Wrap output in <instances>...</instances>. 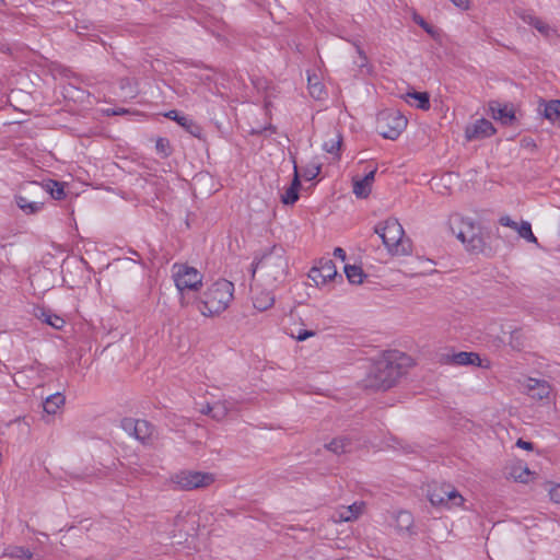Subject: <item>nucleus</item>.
<instances>
[{
	"label": "nucleus",
	"mask_w": 560,
	"mask_h": 560,
	"mask_svg": "<svg viewBox=\"0 0 560 560\" xmlns=\"http://www.w3.org/2000/svg\"><path fill=\"white\" fill-rule=\"evenodd\" d=\"M411 365L412 359L409 355L397 350L387 351L372 363L364 378V386L386 390L394 386Z\"/></svg>",
	"instance_id": "nucleus-1"
},
{
	"label": "nucleus",
	"mask_w": 560,
	"mask_h": 560,
	"mask_svg": "<svg viewBox=\"0 0 560 560\" xmlns=\"http://www.w3.org/2000/svg\"><path fill=\"white\" fill-rule=\"evenodd\" d=\"M253 276L258 273L269 285L282 283L289 272V261L285 249L273 245L265 252L253 265Z\"/></svg>",
	"instance_id": "nucleus-2"
},
{
	"label": "nucleus",
	"mask_w": 560,
	"mask_h": 560,
	"mask_svg": "<svg viewBox=\"0 0 560 560\" xmlns=\"http://www.w3.org/2000/svg\"><path fill=\"white\" fill-rule=\"evenodd\" d=\"M234 284L220 279L207 288L198 302V310L205 316H214L224 312L233 299Z\"/></svg>",
	"instance_id": "nucleus-3"
},
{
	"label": "nucleus",
	"mask_w": 560,
	"mask_h": 560,
	"mask_svg": "<svg viewBox=\"0 0 560 560\" xmlns=\"http://www.w3.org/2000/svg\"><path fill=\"white\" fill-rule=\"evenodd\" d=\"M450 231L455 235L472 254L483 253L486 248L481 230L470 219L460 215H452L448 221Z\"/></svg>",
	"instance_id": "nucleus-4"
},
{
	"label": "nucleus",
	"mask_w": 560,
	"mask_h": 560,
	"mask_svg": "<svg viewBox=\"0 0 560 560\" xmlns=\"http://www.w3.org/2000/svg\"><path fill=\"white\" fill-rule=\"evenodd\" d=\"M374 232L380 235L389 253L404 255L409 252L408 241L404 240L405 231L397 219L389 218L378 223Z\"/></svg>",
	"instance_id": "nucleus-5"
},
{
	"label": "nucleus",
	"mask_w": 560,
	"mask_h": 560,
	"mask_svg": "<svg viewBox=\"0 0 560 560\" xmlns=\"http://www.w3.org/2000/svg\"><path fill=\"white\" fill-rule=\"evenodd\" d=\"M172 276L177 290L197 291L202 284V275L194 267L186 264H175L172 267Z\"/></svg>",
	"instance_id": "nucleus-6"
},
{
	"label": "nucleus",
	"mask_w": 560,
	"mask_h": 560,
	"mask_svg": "<svg viewBox=\"0 0 560 560\" xmlns=\"http://www.w3.org/2000/svg\"><path fill=\"white\" fill-rule=\"evenodd\" d=\"M376 124L382 137L395 140L406 128L407 119L397 110H384L377 115Z\"/></svg>",
	"instance_id": "nucleus-7"
},
{
	"label": "nucleus",
	"mask_w": 560,
	"mask_h": 560,
	"mask_svg": "<svg viewBox=\"0 0 560 560\" xmlns=\"http://www.w3.org/2000/svg\"><path fill=\"white\" fill-rule=\"evenodd\" d=\"M428 498L433 506L447 509L460 506L464 502L463 495L448 485L431 487L428 491Z\"/></svg>",
	"instance_id": "nucleus-8"
},
{
	"label": "nucleus",
	"mask_w": 560,
	"mask_h": 560,
	"mask_svg": "<svg viewBox=\"0 0 560 560\" xmlns=\"http://www.w3.org/2000/svg\"><path fill=\"white\" fill-rule=\"evenodd\" d=\"M214 481L212 474L200 471H180L172 477V482L179 490H194L198 488H206Z\"/></svg>",
	"instance_id": "nucleus-9"
},
{
	"label": "nucleus",
	"mask_w": 560,
	"mask_h": 560,
	"mask_svg": "<svg viewBox=\"0 0 560 560\" xmlns=\"http://www.w3.org/2000/svg\"><path fill=\"white\" fill-rule=\"evenodd\" d=\"M122 430L142 444H151L155 439V429L147 420L125 418L121 420Z\"/></svg>",
	"instance_id": "nucleus-10"
},
{
	"label": "nucleus",
	"mask_w": 560,
	"mask_h": 560,
	"mask_svg": "<svg viewBox=\"0 0 560 560\" xmlns=\"http://www.w3.org/2000/svg\"><path fill=\"white\" fill-rule=\"evenodd\" d=\"M365 503L363 501L354 502L348 506H340L331 515L335 523L353 522L358 520L364 512Z\"/></svg>",
	"instance_id": "nucleus-11"
},
{
	"label": "nucleus",
	"mask_w": 560,
	"mask_h": 560,
	"mask_svg": "<svg viewBox=\"0 0 560 560\" xmlns=\"http://www.w3.org/2000/svg\"><path fill=\"white\" fill-rule=\"evenodd\" d=\"M495 132L492 122L488 119L481 118L466 128V138L468 140L482 139L490 137Z\"/></svg>",
	"instance_id": "nucleus-12"
},
{
	"label": "nucleus",
	"mask_w": 560,
	"mask_h": 560,
	"mask_svg": "<svg viewBox=\"0 0 560 560\" xmlns=\"http://www.w3.org/2000/svg\"><path fill=\"white\" fill-rule=\"evenodd\" d=\"M28 192L31 195H38V194H50V196L56 199L60 200L65 197V189L63 186L60 185L57 182H49L46 187L37 184V183H30L28 184Z\"/></svg>",
	"instance_id": "nucleus-13"
},
{
	"label": "nucleus",
	"mask_w": 560,
	"mask_h": 560,
	"mask_svg": "<svg viewBox=\"0 0 560 560\" xmlns=\"http://www.w3.org/2000/svg\"><path fill=\"white\" fill-rule=\"evenodd\" d=\"M394 526L399 535H411L413 534V516L410 512L401 510L396 512L394 515Z\"/></svg>",
	"instance_id": "nucleus-14"
},
{
	"label": "nucleus",
	"mask_w": 560,
	"mask_h": 560,
	"mask_svg": "<svg viewBox=\"0 0 560 560\" xmlns=\"http://www.w3.org/2000/svg\"><path fill=\"white\" fill-rule=\"evenodd\" d=\"M275 304V295L270 291L260 290L253 295V305L256 310L264 312Z\"/></svg>",
	"instance_id": "nucleus-15"
},
{
	"label": "nucleus",
	"mask_w": 560,
	"mask_h": 560,
	"mask_svg": "<svg viewBox=\"0 0 560 560\" xmlns=\"http://www.w3.org/2000/svg\"><path fill=\"white\" fill-rule=\"evenodd\" d=\"M448 361L455 365H480L481 362L477 353L465 351L454 353Z\"/></svg>",
	"instance_id": "nucleus-16"
},
{
	"label": "nucleus",
	"mask_w": 560,
	"mask_h": 560,
	"mask_svg": "<svg viewBox=\"0 0 560 560\" xmlns=\"http://www.w3.org/2000/svg\"><path fill=\"white\" fill-rule=\"evenodd\" d=\"M165 117L177 121L178 125L184 127L194 136H198L199 127L192 122L187 116H182L177 110H170L165 114Z\"/></svg>",
	"instance_id": "nucleus-17"
},
{
	"label": "nucleus",
	"mask_w": 560,
	"mask_h": 560,
	"mask_svg": "<svg viewBox=\"0 0 560 560\" xmlns=\"http://www.w3.org/2000/svg\"><path fill=\"white\" fill-rule=\"evenodd\" d=\"M18 207L26 214L37 213L44 202L39 200H30L26 196L19 195L15 198Z\"/></svg>",
	"instance_id": "nucleus-18"
},
{
	"label": "nucleus",
	"mask_w": 560,
	"mask_h": 560,
	"mask_svg": "<svg viewBox=\"0 0 560 560\" xmlns=\"http://www.w3.org/2000/svg\"><path fill=\"white\" fill-rule=\"evenodd\" d=\"M231 406V402L228 400L217 401L213 405L207 404V412H211V417L220 421L226 417Z\"/></svg>",
	"instance_id": "nucleus-19"
},
{
	"label": "nucleus",
	"mask_w": 560,
	"mask_h": 560,
	"mask_svg": "<svg viewBox=\"0 0 560 560\" xmlns=\"http://www.w3.org/2000/svg\"><path fill=\"white\" fill-rule=\"evenodd\" d=\"M65 405V396L60 393H55L46 398L43 404L44 411L47 415H55L58 409Z\"/></svg>",
	"instance_id": "nucleus-20"
},
{
	"label": "nucleus",
	"mask_w": 560,
	"mask_h": 560,
	"mask_svg": "<svg viewBox=\"0 0 560 560\" xmlns=\"http://www.w3.org/2000/svg\"><path fill=\"white\" fill-rule=\"evenodd\" d=\"M351 441L346 436H339L325 444V447L336 455L345 454L349 452Z\"/></svg>",
	"instance_id": "nucleus-21"
},
{
	"label": "nucleus",
	"mask_w": 560,
	"mask_h": 560,
	"mask_svg": "<svg viewBox=\"0 0 560 560\" xmlns=\"http://www.w3.org/2000/svg\"><path fill=\"white\" fill-rule=\"evenodd\" d=\"M3 556L11 559L30 560L33 553L30 549L22 546H8L3 551Z\"/></svg>",
	"instance_id": "nucleus-22"
},
{
	"label": "nucleus",
	"mask_w": 560,
	"mask_h": 560,
	"mask_svg": "<svg viewBox=\"0 0 560 560\" xmlns=\"http://www.w3.org/2000/svg\"><path fill=\"white\" fill-rule=\"evenodd\" d=\"M36 317L42 319L44 323L50 325L55 329H61L65 326V319L60 316L50 314L49 311L40 308L36 313Z\"/></svg>",
	"instance_id": "nucleus-23"
},
{
	"label": "nucleus",
	"mask_w": 560,
	"mask_h": 560,
	"mask_svg": "<svg viewBox=\"0 0 560 560\" xmlns=\"http://www.w3.org/2000/svg\"><path fill=\"white\" fill-rule=\"evenodd\" d=\"M544 116L551 122L560 124V101L553 100L545 105Z\"/></svg>",
	"instance_id": "nucleus-24"
},
{
	"label": "nucleus",
	"mask_w": 560,
	"mask_h": 560,
	"mask_svg": "<svg viewBox=\"0 0 560 560\" xmlns=\"http://www.w3.org/2000/svg\"><path fill=\"white\" fill-rule=\"evenodd\" d=\"M345 273L349 280V282L353 284H360L363 282V278L365 275L363 273V270L361 267L355 265H346L345 266Z\"/></svg>",
	"instance_id": "nucleus-25"
},
{
	"label": "nucleus",
	"mask_w": 560,
	"mask_h": 560,
	"mask_svg": "<svg viewBox=\"0 0 560 560\" xmlns=\"http://www.w3.org/2000/svg\"><path fill=\"white\" fill-rule=\"evenodd\" d=\"M409 98L417 101V107L423 110L430 108V96L427 92H408L405 95V100L409 102Z\"/></svg>",
	"instance_id": "nucleus-26"
},
{
	"label": "nucleus",
	"mask_w": 560,
	"mask_h": 560,
	"mask_svg": "<svg viewBox=\"0 0 560 560\" xmlns=\"http://www.w3.org/2000/svg\"><path fill=\"white\" fill-rule=\"evenodd\" d=\"M308 91L315 100H322L325 95L324 85L318 81L316 75H308Z\"/></svg>",
	"instance_id": "nucleus-27"
},
{
	"label": "nucleus",
	"mask_w": 560,
	"mask_h": 560,
	"mask_svg": "<svg viewBox=\"0 0 560 560\" xmlns=\"http://www.w3.org/2000/svg\"><path fill=\"white\" fill-rule=\"evenodd\" d=\"M341 143H342L341 135L337 131H334V137L329 140H326L323 143V149L328 153L338 154Z\"/></svg>",
	"instance_id": "nucleus-28"
},
{
	"label": "nucleus",
	"mask_w": 560,
	"mask_h": 560,
	"mask_svg": "<svg viewBox=\"0 0 560 560\" xmlns=\"http://www.w3.org/2000/svg\"><path fill=\"white\" fill-rule=\"evenodd\" d=\"M510 476L520 482H527L529 480L530 470L526 466L515 465L511 467Z\"/></svg>",
	"instance_id": "nucleus-29"
},
{
	"label": "nucleus",
	"mask_w": 560,
	"mask_h": 560,
	"mask_svg": "<svg viewBox=\"0 0 560 560\" xmlns=\"http://www.w3.org/2000/svg\"><path fill=\"white\" fill-rule=\"evenodd\" d=\"M516 232L520 235V237L526 240L527 242L535 243V244L537 243V237L534 235V233L532 231V225L529 222L522 221L518 224Z\"/></svg>",
	"instance_id": "nucleus-30"
},
{
	"label": "nucleus",
	"mask_w": 560,
	"mask_h": 560,
	"mask_svg": "<svg viewBox=\"0 0 560 560\" xmlns=\"http://www.w3.org/2000/svg\"><path fill=\"white\" fill-rule=\"evenodd\" d=\"M317 267L324 275V278H326L328 281L332 280L337 276V269L331 259H322L319 261V266Z\"/></svg>",
	"instance_id": "nucleus-31"
},
{
	"label": "nucleus",
	"mask_w": 560,
	"mask_h": 560,
	"mask_svg": "<svg viewBox=\"0 0 560 560\" xmlns=\"http://www.w3.org/2000/svg\"><path fill=\"white\" fill-rule=\"evenodd\" d=\"M490 109L492 112V117L494 119L501 120L504 124L511 121L514 118V114L506 106H504V107L490 106Z\"/></svg>",
	"instance_id": "nucleus-32"
},
{
	"label": "nucleus",
	"mask_w": 560,
	"mask_h": 560,
	"mask_svg": "<svg viewBox=\"0 0 560 560\" xmlns=\"http://www.w3.org/2000/svg\"><path fill=\"white\" fill-rule=\"evenodd\" d=\"M508 343L514 350H522L524 348V335L520 329L509 331Z\"/></svg>",
	"instance_id": "nucleus-33"
},
{
	"label": "nucleus",
	"mask_w": 560,
	"mask_h": 560,
	"mask_svg": "<svg viewBox=\"0 0 560 560\" xmlns=\"http://www.w3.org/2000/svg\"><path fill=\"white\" fill-rule=\"evenodd\" d=\"M371 192V187L363 183L362 178L353 177V194L358 198H366Z\"/></svg>",
	"instance_id": "nucleus-34"
},
{
	"label": "nucleus",
	"mask_w": 560,
	"mask_h": 560,
	"mask_svg": "<svg viewBox=\"0 0 560 560\" xmlns=\"http://www.w3.org/2000/svg\"><path fill=\"white\" fill-rule=\"evenodd\" d=\"M530 382H534V385H529L530 389L537 388V396L538 398H544L549 395L550 387L546 382H540L537 380H530Z\"/></svg>",
	"instance_id": "nucleus-35"
},
{
	"label": "nucleus",
	"mask_w": 560,
	"mask_h": 560,
	"mask_svg": "<svg viewBox=\"0 0 560 560\" xmlns=\"http://www.w3.org/2000/svg\"><path fill=\"white\" fill-rule=\"evenodd\" d=\"M299 199V194L295 187L287 188L285 192L282 195L281 200L284 205H292Z\"/></svg>",
	"instance_id": "nucleus-36"
},
{
	"label": "nucleus",
	"mask_w": 560,
	"mask_h": 560,
	"mask_svg": "<svg viewBox=\"0 0 560 560\" xmlns=\"http://www.w3.org/2000/svg\"><path fill=\"white\" fill-rule=\"evenodd\" d=\"M308 277L315 282L316 285L325 284L328 281L326 278H324V275L317 266L310 270Z\"/></svg>",
	"instance_id": "nucleus-37"
},
{
	"label": "nucleus",
	"mask_w": 560,
	"mask_h": 560,
	"mask_svg": "<svg viewBox=\"0 0 560 560\" xmlns=\"http://www.w3.org/2000/svg\"><path fill=\"white\" fill-rule=\"evenodd\" d=\"M320 172V165L318 164H310L303 173V176L307 180L314 179Z\"/></svg>",
	"instance_id": "nucleus-38"
},
{
	"label": "nucleus",
	"mask_w": 560,
	"mask_h": 560,
	"mask_svg": "<svg viewBox=\"0 0 560 560\" xmlns=\"http://www.w3.org/2000/svg\"><path fill=\"white\" fill-rule=\"evenodd\" d=\"M499 223L503 226H506V228H510L514 231H516L517 226L520 223H517L516 221L512 220L509 215H503L500 218L499 220Z\"/></svg>",
	"instance_id": "nucleus-39"
},
{
	"label": "nucleus",
	"mask_w": 560,
	"mask_h": 560,
	"mask_svg": "<svg viewBox=\"0 0 560 560\" xmlns=\"http://www.w3.org/2000/svg\"><path fill=\"white\" fill-rule=\"evenodd\" d=\"M313 336H315V331H313V330H305V329L304 330L303 329L299 330L296 335L292 334V337L295 338L299 341H304L307 338L313 337Z\"/></svg>",
	"instance_id": "nucleus-40"
},
{
	"label": "nucleus",
	"mask_w": 560,
	"mask_h": 560,
	"mask_svg": "<svg viewBox=\"0 0 560 560\" xmlns=\"http://www.w3.org/2000/svg\"><path fill=\"white\" fill-rule=\"evenodd\" d=\"M549 497L552 502L560 503V485L550 488Z\"/></svg>",
	"instance_id": "nucleus-41"
},
{
	"label": "nucleus",
	"mask_w": 560,
	"mask_h": 560,
	"mask_svg": "<svg viewBox=\"0 0 560 560\" xmlns=\"http://www.w3.org/2000/svg\"><path fill=\"white\" fill-rule=\"evenodd\" d=\"M534 27H535L538 32H540L541 34H544V35H548V34H549V31H550L549 25H547L545 22H542V21H541V20H539V19L535 22Z\"/></svg>",
	"instance_id": "nucleus-42"
},
{
	"label": "nucleus",
	"mask_w": 560,
	"mask_h": 560,
	"mask_svg": "<svg viewBox=\"0 0 560 560\" xmlns=\"http://www.w3.org/2000/svg\"><path fill=\"white\" fill-rule=\"evenodd\" d=\"M167 148H168V142L167 140L163 139V138H160L158 141H156V150L162 152L164 155H167Z\"/></svg>",
	"instance_id": "nucleus-43"
},
{
	"label": "nucleus",
	"mask_w": 560,
	"mask_h": 560,
	"mask_svg": "<svg viewBox=\"0 0 560 560\" xmlns=\"http://www.w3.org/2000/svg\"><path fill=\"white\" fill-rule=\"evenodd\" d=\"M355 46H357V51L360 57V61H358L357 63L360 68H364L368 65V58H366L364 51L358 45H355Z\"/></svg>",
	"instance_id": "nucleus-44"
},
{
	"label": "nucleus",
	"mask_w": 560,
	"mask_h": 560,
	"mask_svg": "<svg viewBox=\"0 0 560 560\" xmlns=\"http://www.w3.org/2000/svg\"><path fill=\"white\" fill-rule=\"evenodd\" d=\"M376 174V168L371 170L362 179L363 183L366 184L369 187H372V184L374 182Z\"/></svg>",
	"instance_id": "nucleus-45"
},
{
	"label": "nucleus",
	"mask_w": 560,
	"mask_h": 560,
	"mask_svg": "<svg viewBox=\"0 0 560 560\" xmlns=\"http://www.w3.org/2000/svg\"><path fill=\"white\" fill-rule=\"evenodd\" d=\"M521 18L525 23L533 25V26L535 25V22L538 20V18H536L529 13L522 14Z\"/></svg>",
	"instance_id": "nucleus-46"
},
{
	"label": "nucleus",
	"mask_w": 560,
	"mask_h": 560,
	"mask_svg": "<svg viewBox=\"0 0 560 560\" xmlns=\"http://www.w3.org/2000/svg\"><path fill=\"white\" fill-rule=\"evenodd\" d=\"M516 445L521 448H524V450H527V451H532L533 450V443L530 442H527V441H524L522 439H518L517 442H516Z\"/></svg>",
	"instance_id": "nucleus-47"
},
{
	"label": "nucleus",
	"mask_w": 560,
	"mask_h": 560,
	"mask_svg": "<svg viewBox=\"0 0 560 560\" xmlns=\"http://www.w3.org/2000/svg\"><path fill=\"white\" fill-rule=\"evenodd\" d=\"M416 22L428 33L432 34L431 26L422 19V18H416Z\"/></svg>",
	"instance_id": "nucleus-48"
},
{
	"label": "nucleus",
	"mask_w": 560,
	"mask_h": 560,
	"mask_svg": "<svg viewBox=\"0 0 560 560\" xmlns=\"http://www.w3.org/2000/svg\"><path fill=\"white\" fill-rule=\"evenodd\" d=\"M300 179H299V173H298V167L296 165L294 166V178L292 180V184L290 187H295L296 190H299L300 188Z\"/></svg>",
	"instance_id": "nucleus-49"
},
{
	"label": "nucleus",
	"mask_w": 560,
	"mask_h": 560,
	"mask_svg": "<svg viewBox=\"0 0 560 560\" xmlns=\"http://www.w3.org/2000/svg\"><path fill=\"white\" fill-rule=\"evenodd\" d=\"M334 256L340 258L342 261L346 260V252L341 247L335 248Z\"/></svg>",
	"instance_id": "nucleus-50"
},
{
	"label": "nucleus",
	"mask_w": 560,
	"mask_h": 560,
	"mask_svg": "<svg viewBox=\"0 0 560 560\" xmlns=\"http://www.w3.org/2000/svg\"><path fill=\"white\" fill-rule=\"evenodd\" d=\"M201 413H205V415H209L211 416V412H207V405H205L201 409H200Z\"/></svg>",
	"instance_id": "nucleus-51"
}]
</instances>
